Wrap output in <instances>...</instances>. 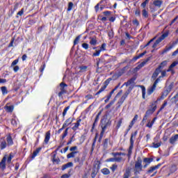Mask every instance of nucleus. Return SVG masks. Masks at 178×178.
<instances>
[{
    "label": "nucleus",
    "mask_w": 178,
    "mask_h": 178,
    "mask_svg": "<svg viewBox=\"0 0 178 178\" xmlns=\"http://www.w3.org/2000/svg\"><path fill=\"white\" fill-rule=\"evenodd\" d=\"M111 124H112V121L108 119V115H104L101 120L102 131H105Z\"/></svg>",
    "instance_id": "f257e3e1"
},
{
    "label": "nucleus",
    "mask_w": 178,
    "mask_h": 178,
    "mask_svg": "<svg viewBox=\"0 0 178 178\" xmlns=\"http://www.w3.org/2000/svg\"><path fill=\"white\" fill-rule=\"evenodd\" d=\"M66 88H67V85L64 82L60 83L59 86L57 87L56 90V94H58V97L60 98H62V97H63V95L67 92Z\"/></svg>",
    "instance_id": "f03ea898"
},
{
    "label": "nucleus",
    "mask_w": 178,
    "mask_h": 178,
    "mask_svg": "<svg viewBox=\"0 0 178 178\" xmlns=\"http://www.w3.org/2000/svg\"><path fill=\"white\" fill-rule=\"evenodd\" d=\"M156 102H158V101H156L154 103H152V106H153L152 108H149L146 111V113L143 117V119L142 120V123L143 124H144V122H145V120H147V119H148V116L152 115V113H154V112H155V111H156Z\"/></svg>",
    "instance_id": "7ed1b4c3"
},
{
    "label": "nucleus",
    "mask_w": 178,
    "mask_h": 178,
    "mask_svg": "<svg viewBox=\"0 0 178 178\" xmlns=\"http://www.w3.org/2000/svg\"><path fill=\"white\" fill-rule=\"evenodd\" d=\"M129 94H130V90H127L123 95L118 99V102H117L116 105V110L119 109L122 105H123V102L126 101V98L129 97Z\"/></svg>",
    "instance_id": "20e7f679"
},
{
    "label": "nucleus",
    "mask_w": 178,
    "mask_h": 178,
    "mask_svg": "<svg viewBox=\"0 0 178 178\" xmlns=\"http://www.w3.org/2000/svg\"><path fill=\"white\" fill-rule=\"evenodd\" d=\"M100 165L101 162H99V161H97L96 163L94 165L93 168L92 170V173L90 175L92 178H95V176L98 175V172H99Z\"/></svg>",
    "instance_id": "39448f33"
},
{
    "label": "nucleus",
    "mask_w": 178,
    "mask_h": 178,
    "mask_svg": "<svg viewBox=\"0 0 178 178\" xmlns=\"http://www.w3.org/2000/svg\"><path fill=\"white\" fill-rule=\"evenodd\" d=\"M143 160L141 157H138L137 161L135 163V172L140 173L143 170Z\"/></svg>",
    "instance_id": "423d86ee"
},
{
    "label": "nucleus",
    "mask_w": 178,
    "mask_h": 178,
    "mask_svg": "<svg viewBox=\"0 0 178 178\" xmlns=\"http://www.w3.org/2000/svg\"><path fill=\"white\" fill-rule=\"evenodd\" d=\"M84 161H86V155L85 154H83V156H81V159H80V156H76L74 159V161L75 163L78 162L79 166H83V165H84Z\"/></svg>",
    "instance_id": "0eeeda50"
},
{
    "label": "nucleus",
    "mask_w": 178,
    "mask_h": 178,
    "mask_svg": "<svg viewBox=\"0 0 178 178\" xmlns=\"http://www.w3.org/2000/svg\"><path fill=\"white\" fill-rule=\"evenodd\" d=\"M178 43V39L172 42V44H171L170 46L168 47L166 46L165 48L162 51L161 54L162 55H163V54H166V52L170 51V49H172V48H173V47H175V45H176Z\"/></svg>",
    "instance_id": "6e6552de"
},
{
    "label": "nucleus",
    "mask_w": 178,
    "mask_h": 178,
    "mask_svg": "<svg viewBox=\"0 0 178 178\" xmlns=\"http://www.w3.org/2000/svg\"><path fill=\"white\" fill-rule=\"evenodd\" d=\"M123 157L114 156V158H110L106 160V162H122Z\"/></svg>",
    "instance_id": "1a4fd4ad"
},
{
    "label": "nucleus",
    "mask_w": 178,
    "mask_h": 178,
    "mask_svg": "<svg viewBox=\"0 0 178 178\" xmlns=\"http://www.w3.org/2000/svg\"><path fill=\"white\" fill-rule=\"evenodd\" d=\"M0 169L1 170L6 169V156H4L0 162Z\"/></svg>",
    "instance_id": "9d476101"
},
{
    "label": "nucleus",
    "mask_w": 178,
    "mask_h": 178,
    "mask_svg": "<svg viewBox=\"0 0 178 178\" xmlns=\"http://www.w3.org/2000/svg\"><path fill=\"white\" fill-rule=\"evenodd\" d=\"M109 84V81H107V79L104 82V86H103L100 90L95 94V95H99V94L101 92H102L103 91H105V89L106 88V87H108V85Z\"/></svg>",
    "instance_id": "9b49d317"
},
{
    "label": "nucleus",
    "mask_w": 178,
    "mask_h": 178,
    "mask_svg": "<svg viewBox=\"0 0 178 178\" xmlns=\"http://www.w3.org/2000/svg\"><path fill=\"white\" fill-rule=\"evenodd\" d=\"M161 164L159 163L157 165L152 166L150 168L147 170V173L148 175L154 172V170H156V169H159L161 168Z\"/></svg>",
    "instance_id": "f8f14e48"
},
{
    "label": "nucleus",
    "mask_w": 178,
    "mask_h": 178,
    "mask_svg": "<svg viewBox=\"0 0 178 178\" xmlns=\"http://www.w3.org/2000/svg\"><path fill=\"white\" fill-rule=\"evenodd\" d=\"M80 123H81V119H78L76 122L74 123V126L72 128L74 131L79 130V127H80Z\"/></svg>",
    "instance_id": "ddd939ff"
},
{
    "label": "nucleus",
    "mask_w": 178,
    "mask_h": 178,
    "mask_svg": "<svg viewBox=\"0 0 178 178\" xmlns=\"http://www.w3.org/2000/svg\"><path fill=\"white\" fill-rule=\"evenodd\" d=\"M156 120V117L154 118L152 121L151 120H149L147 124H146V127H148L149 129H152V126H154V123H155Z\"/></svg>",
    "instance_id": "4468645a"
},
{
    "label": "nucleus",
    "mask_w": 178,
    "mask_h": 178,
    "mask_svg": "<svg viewBox=\"0 0 178 178\" xmlns=\"http://www.w3.org/2000/svg\"><path fill=\"white\" fill-rule=\"evenodd\" d=\"M156 89V85H154L153 83V85L147 89V95H151V94H152V92H154V91H155Z\"/></svg>",
    "instance_id": "2eb2a0df"
},
{
    "label": "nucleus",
    "mask_w": 178,
    "mask_h": 178,
    "mask_svg": "<svg viewBox=\"0 0 178 178\" xmlns=\"http://www.w3.org/2000/svg\"><path fill=\"white\" fill-rule=\"evenodd\" d=\"M4 109L6 111V112H8V113H12L13 112V109H15V106H8V104L4 106Z\"/></svg>",
    "instance_id": "dca6fc26"
},
{
    "label": "nucleus",
    "mask_w": 178,
    "mask_h": 178,
    "mask_svg": "<svg viewBox=\"0 0 178 178\" xmlns=\"http://www.w3.org/2000/svg\"><path fill=\"white\" fill-rule=\"evenodd\" d=\"M161 71L159 70V69L156 68L152 76V79L153 80H156V77H158V76H159V73H161Z\"/></svg>",
    "instance_id": "f3484780"
},
{
    "label": "nucleus",
    "mask_w": 178,
    "mask_h": 178,
    "mask_svg": "<svg viewBox=\"0 0 178 178\" xmlns=\"http://www.w3.org/2000/svg\"><path fill=\"white\" fill-rule=\"evenodd\" d=\"M162 3H163L162 0H154L153 1V5H154V6L156 8H161V6H162Z\"/></svg>",
    "instance_id": "a211bd4d"
},
{
    "label": "nucleus",
    "mask_w": 178,
    "mask_h": 178,
    "mask_svg": "<svg viewBox=\"0 0 178 178\" xmlns=\"http://www.w3.org/2000/svg\"><path fill=\"white\" fill-rule=\"evenodd\" d=\"M49 138H51V131H47L45 134V138H44V143L45 144H48V143L49 142Z\"/></svg>",
    "instance_id": "6ab92c4d"
},
{
    "label": "nucleus",
    "mask_w": 178,
    "mask_h": 178,
    "mask_svg": "<svg viewBox=\"0 0 178 178\" xmlns=\"http://www.w3.org/2000/svg\"><path fill=\"white\" fill-rule=\"evenodd\" d=\"M6 141H7V145H8V147L10 145H13V139H12V136L10 135L7 136Z\"/></svg>",
    "instance_id": "aec40b11"
},
{
    "label": "nucleus",
    "mask_w": 178,
    "mask_h": 178,
    "mask_svg": "<svg viewBox=\"0 0 178 178\" xmlns=\"http://www.w3.org/2000/svg\"><path fill=\"white\" fill-rule=\"evenodd\" d=\"M178 140V134L175 135L174 136H172L169 141L170 144H175V143H176V141H177Z\"/></svg>",
    "instance_id": "412c9836"
},
{
    "label": "nucleus",
    "mask_w": 178,
    "mask_h": 178,
    "mask_svg": "<svg viewBox=\"0 0 178 178\" xmlns=\"http://www.w3.org/2000/svg\"><path fill=\"white\" fill-rule=\"evenodd\" d=\"M7 146H8V143H6V140L3 139L1 140V144H0L1 149H5V148H6Z\"/></svg>",
    "instance_id": "4be33fe9"
},
{
    "label": "nucleus",
    "mask_w": 178,
    "mask_h": 178,
    "mask_svg": "<svg viewBox=\"0 0 178 178\" xmlns=\"http://www.w3.org/2000/svg\"><path fill=\"white\" fill-rule=\"evenodd\" d=\"M167 65H168V61L167 60H164V61L161 63V64L159 65L157 69H159V70L161 71L162 69H163V67H165V66H166Z\"/></svg>",
    "instance_id": "5701e85b"
},
{
    "label": "nucleus",
    "mask_w": 178,
    "mask_h": 178,
    "mask_svg": "<svg viewBox=\"0 0 178 178\" xmlns=\"http://www.w3.org/2000/svg\"><path fill=\"white\" fill-rule=\"evenodd\" d=\"M76 154H79V152H71L67 155V159H70V158H74Z\"/></svg>",
    "instance_id": "b1692460"
},
{
    "label": "nucleus",
    "mask_w": 178,
    "mask_h": 178,
    "mask_svg": "<svg viewBox=\"0 0 178 178\" xmlns=\"http://www.w3.org/2000/svg\"><path fill=\"white\" fill-rule=\"evenodd\" d=\"M72 166H73V163L69 162L62 166V170H65L67 169V168H72Z\"/></svg>",
    "instance_id": "393cba45"
},
{
    "label": "nucleus",
    "mask_w": 178,
    "mask_h": 178,
    "mask_svg": "<svg viewBox=\"0 0 178 178\" xmlns=\"http://www.w3.org/2000/svg\"><path fill=\"white\" fill-rule=\"evenodd\" d=\"M41 151V147H38L35 151L33 152L32 156H31V159H34L36 156V155H38V154L40 153V152Z\"/></svg>",
    "instance_id": "a878e982"
},
{
    "label": "nucleus",
    "mask_w": 178,
    "mask_h": 178,
    "mask_svg": "<svg viewBox=\"0 0 178 178\" xmlns=\"http://www.w3.org/2000/svg\"><path fill=\"white\" fill-rule=\"evenodd\" d=\"M168 35H169L168 33H164L160 38H159L157 40L160 42H162V41H163L164 38H166V37H168Z\"/></svg>",
    "instance_id": "bb28decb"
},
{
    "label": "nucleus",
    "mask_w": 178,
    "mask_h": 178,
    "mask_svg": "<svg viewBox=\"0 0 178 178\" xmlns=\"http://www.w3.org/2000/svg\"><path fill=\"white\" fill-rule=\"evenodd\" d=\"M174 83H171L169 86L168 88L166 90V95H168L169 94V92H170V91H172V88H173V86H174Z\"/></svg>",
    "instance_id": "cd10ccee"
},
{
    "label": "nucleus",
    "mask_w": 178,
    "mask_h": 178,
    "mask_svg": "<svg viewBox=\"0 0 178 178\" xmlns=\"http://www.w3.org/2000/svg\"><path fill=\"white\" fill-rule=\"evenodd\" d=\"M111 155H113V156H120L122 155L124 156H126V154L123 152H112Z\"/></svg>",
    "instance_id": "c85d7f7f"
},
{
    "label": "nucleus",
    "mask_w": 178,
    "mask_h": 178,
    "mask_svg": "<svg viewBox=\"0 0 178 178\" xmlns=\"http://www.w3.org/2000/svg\"><path fill=\"white\" fill-rule=\"evenodd\" d=\"M97 40L95 38H90V45H97Z\"/></svg>",
    "instance_id": "c756f323"
},
{
    "label": "nucleus",
    "mask_w": 178,
    "mask_h": 178,
    "mask_svg": "<svg viewBox=\"0 0 178 178\" xmlns=\"http://www.w3.org/2000/svg\"><path fill=\"white\" fill-rule=\"evenodd\" d=\"M115 102H116V98H114L113 100H112L108 104H107L105 106V109H109V108H111V106H112V105H113V104H115Z\"/></svg>",
    "instance_id": "7c9ffc66"
},
{
    "label": "nucleus",
    "mask_w": 178,
    "mask_h": 178,
    "mask_svg": "<svg viewBox=\"0 0 178 178\" xmlns=\"http://www.w3.org/2000/svg\"><path fill=\"white\" fill-rule=\"evenodd\" d=\"M102 173H103V175H107L111 173V171H109V169L108 168H103L102 169Z\"/></svg>",
    "instance_id": "2f4dec72"
},
{
    "label": "nucleus",
    "mask_w": 178,
    "mask_h": 178,
    "mask_svg": "<svg viewBox=\"0 0 178 178\" xmlns=\"http://www.w3.org/2000/svg\"><path fill=\"white\" fill-rule=\"evenodd\" d=\"M154 161V159L152 158H145L143 159V162H145V163L149 164L151 163V162H152Z\"/></svg>",
    "instance_id": "473e14b6"
},
{
    "label": "nucleus",
    "mask_w": 178,
    "mask_h": 178,
    "mask_svg": "<svg viewBox=\"0 0 178 178\" xmlns=\"http://www.w3.org/2000/svg\"><path fill=\"white\" fill-rule=\"evenodd\" d=\"M70 109V106H68L65 108L63 112V118H65L66 116V114L67 113V111Z\"/></svg>",
    "instance_id": "72a5a7b5"
},
{
    "label": "nucleus",
    "mask_w": 178,
    "mask_h": 178,
    "mask_svg": "<svg viewBox=\"0 0 178 178\" xmlns=\"http://www.w3.org/2000/svg\"><path fill=\"white\" fill-rule=\"evenodd\" d=\"M1 90L3 95H5V94H8V88H6V86H2L1 88Z\"/></svg>",
    "instance_id": "f704fd0d"
},
{
    "label": "nucleus",
    "mask_w": 178,
    "mask_h": 178,
    "mask_svg": "<svg viewBox=\"0 0 178 178\" xmlns=\"http://www.w3.org/2000/svg\"><path fill=\"white\" fill-rule=\"evenodd\" d=\"M142 88V97L143 99H145V87L144 86H140Z\"/></svg>",
    "instance_id": "c9c22d12"
},
{
    "label": "nucleus",
    "mask_w": 178,
    "mask_h": 178,
    "mask_svg": "<svg viewBox=\"0 0 178 178\" xmlns=\"http://www.w3.org/2000/svg\"><path fill=\"white\" fill-rule=\"evenodd\" d=\"M142 15L144 17H146V18L148 17V11L145 9H143L142 10Z\"/></svg>",
    "instance_id": "e433bc0d"
},
{
    "label": "nucleus",
    "mask_w": 178,
    "mask_h": 178,
    "mask_svg": "<svg viewBox=\"0 0 178 178\" xmlns=\"http://www.w3.org/2000/svg\"><path fill=\"white\" fill-rule=\"evenodd\" d=\"M68 131H69V128L65 129V130L63 134V136H62L63 140L65 138V137H66L67 136V134L69 133Z\"/></svg>",
    "instance_id": "4c0bfd02"
},
{
    "label": "nucleus",
    "mask_w": 178,
    "mask_h": 178,
    "mask_svg": "<svg viewBox=\"0 0 178 178\" xmlns=\"http://www.w3.org/2000/svg\"><path fill=\"white\" fill-rule=\"evenodd\" d=\"M80 41V35H78L75 40H74V45H77L79 44V42Z\"/></svg>",
    "instance_id": "58836bf2"
},
{
    "label": "nucleus",
    "mask_w": 178,
    "mask_h": 178,
    "mask_svg": "<svg viewBox=\"0 0 178 178\" xmlns=\"http://www.w3.org/2000/svg\"><path fill=\"white\" fill-rule=\"evenodd\" d=\"M72 9H73V3L72 2H70L68 3L67 11L70 12V10H72Z\"/></svg>",
    "instance_id": "ea45409f"
},
{
    "label": "nucleus",
    "mask_w": 178,
    "mask_h": 178,
    "mask_svg": "<svg viewBox=\"0 0 178 178\" xmlns=\"http://www.w3.org/2000/svg\"><path fill=\"white\" fill-rule=\"evenodd\" d=\"M166 105H168V102L167 101H164V103L163 104V105L160 108L159 112H161V111H162L163 109H165V106H166Z\"/></svg>",
    "instance_id": "a19ab883"
},
{
    "label": "nucleus",
    "mask_w": 178,
    "mask_h": 178,
    "mask_svg": "<svg viewBox=\"0 0 178 178\" xmlns=\"http://www.w3.org/2000/svg\"><path fill=\"white\" fill-rule=\"evenodd\" d=\"M106 44L103 43L100 47V49H99V50L101 51V52H102V51H106Z\"/></svg>",
    "instance_id": "79ce46f5"
},
{
    "label": "nucleus",
    "mask_w": 178,
    "mask_h": 178,
    "mask_svg": "<svg viewBox=\"0 0 178 178\" xmlns=\"http://www.w3.org/2000/svg\"><path fill=\"white\" fill-rule=\"evenodd\" d=\"M137 119H138V115H135L134 118H133L132 121L131 122V123H132V124H134V123H136V122H137Z\"/></svg>",
    "instance_id": "37998d69"
},
{
    "label": "nucleus",
    "mask_w": 178,
    "mask_h": 178,
    "mask_svg": "<svg viewBox=\"0 0 178 178\" xmlns=\"http://www.w3.org/2000/svg\"><path fill=\"white\" fill-rule=\"evenodd\" d=\"M109 142V139L108 138H106L104 141L103 145L105 148H106L108 147V143Z\"/></svg>",
    "instance_id": "c03bdc74"
},
{
    "label": "nucleus",
    "mask_w": 178,
    "mask_h": 178,
    "mask_svg": "<svg viewBox=\"0 0 178 178\" xmlns=\"http://www.w3.org/2000/svg\"><path fill=\"white\" fill-rule=\"evenodd\" d=\"M71 152H76L77 151V146H73L70 148Z\"/></svg>",
    "instance_id": "a18cd8bd"
},
{
    "label": "nucleus",
    "mask_w": 178,
    "mask_h": 178,
    "mask_svg": "<svg viewBox=\"0 0 178 178\" xmlns=\"http://www.w3.org/2000/svg\"><path fill=\"white\" fill-rule=\"evenodd\" d=\"M110 169L112 170V172H115V170H116V169H118V165L116 164H113Z\"/></svg>",
    "instance_id": "49530a36"
},
{
    "label": "nucleus",
    "mask_w": 178,
    "mask_h": 178,
    "mask_svg": "<svg viewBox=\"0 0 178 178\" xmlns=\"http://www.w3.org/2000/svg\"><path fill=\"white\" fill-rule=\"evenodd\" d=\"M149 2V0H145L144 2L141 3L142 8H145L147 6V4Z\"/></svg>",
    "instance_id": "de8ad7c7"
},
{
    "label": "nucleus",
    "mask_w": 178,
    "mask_h": 178,
    "mask_svg": "<svg viewBox=\"0 0 178 178\" xmlns=\"http://www.w3.org/2000/svg\"><path fill=\"white\" fill-rule=\"evenodd\" d=\"M101 54V50H96L95 53H93L92 56H99Z\"/></svg>",
    "instance_id": "09e8293b"
},
{
    "label": "nucleus",
    "mask_w": 178,
    "mask_h": 178,
    "mask_svg": "<svg viewBox=\"0 0 178 178\" xmlns=\"http://www.w3.org/2000/svg\"><path fill=\"white\" fill-rule=\"evenodd\" d=\"M160 41L157 39L154 44L152 46V48H156L158 47V44H160Z\"/></svg>",
    "instance_id": "8fccbe9b"
},
{
    "label": "nucleus",
    "mask_w": 178,
    "mask_h": 178,
    "mask_svg": "<svg viewBox=\"0 0 178 178\" xmlns=\"http://www.w3.org/2000/svg\"><path fill=\"white\" fill-rule=\"evenodd\" d=\"M17 63H19V59H16L14 61H13V63H11V67L13 66H16V65H17Z\"/></svg>",
    "instance_id": "3c124183"
},
{
    "label": "nucleus",
    "mask_w": 178,
    "mask_h": 178,
    "mask_svg": "<svg viewBox=\"0 0 178 178\" xmlns=\"http://www.w3.org/2000/svg\"><path fill=\"white\" fill-rule=\"evenodd\" d=\"M104 133H105V131H102L101 133H100V136L99 138V143H101L102 140V137H104Z\"/></svg>",
    "instance_id": "603ef678"
},
{
    "label": "nucleus",
    "mask_w": 178,
    "mask_h": 178,
    "mask_svg": "<svg viewBox=\"0 0 178 178\" xmlns=\"http://www.w3.org/2000/svg\"><path fill=\"white\" fill-rule=\"evenodd\" d=\"M161 79H162L161 76H159L154 81V84L156 86V85L158 84V83H159L161 81Z\"/></svg>",
    "instance_id": "864d4df0"
},
{
    "label": "nucleus",
    "mask_w": 178,
    "mask_h": 178,
    "mask_svg": "<svg viewBox=\"0 0 178 178\" xmlns=\"http://www.w3.org/2000/svg\"><path fill=\"white\" fill-rule=\"evenodd\" d=\"M23 13H24V8H22V10L17 13V16H23Z\"/></svg>",
    "instance_id": "5fc2aeb1"
},
{
    "label": "nucleus",
    "mask_w": 178,
    "mask_h": 178,
    "mask_svg": "<svg viewBox=\"0 0 178 178\" xmlns=\"http://www.w3.org/2000/svg\"><path fill=\"white\" fill-rule=\"evenodd\" d=\"M178 65V60L177 61H174L170 66H171V67H176V66H177Z\"/></svg>",
    "instance_id": "6e6d98bb"
},
{
    "label": "nucleus",
    "mask_w": 178,
    "mask_h": 178,
    "mask_svg": "<svg viewBox=\"0 0 178 178\" xmlns=\"http://www.w3.org/2000/svg\"><path fill=\"white\" fill-rule=\"evenodd\" d=\"M130 177V172L129 171H127L123 176V178H129Z\"/></svg>",
    "instance_id": "4d7b16f0"
},
{
    "label": "nucleus",
    "mask_w": 178,
    "mask_h": 178,
    "mask_svg": "<svg viewBox=\"0 0 178 178\" xmlns=\"http://www.w3.org/2000/svg\"><path fill=\"white\" fill-rule=\"evenodd\" d=\"M153 147L154 148H159V147H161V143H153Z\"/></svg>",
    "instance_id": "13d9d810"
},
{
    "label": "nucleus",
    "mask_w": 178,
    "mask_h": 178,
    "mask_svg": "<svg viewBox=\"0 0 178 178\" xmlns=\"http://www.w3.org/2000/svg\"><path fill=\"white\" fill-rule=\"evenodd\" d=\"M129 66H125L121 70V73H125L126 70H128Z\"/></svg>",
    "instance_id": "bf43d9fd"
},
{
    "label": "nucleus",
    "mask_w": 178,
    "mask_h": 178,
    "mask_svg": "<svg viewBox=\"0 0 178 178\" xmlns=\"http://www.w3.org/2000/svg\"><path fill=\"white\" fill-rule=\"evenodd\" d=\"M88 47H89V45L87 43L82 44V48H84V49H88Z\"/></svg>",
    "instance_id": "052dcab7"
},
{
    "label": "nucleus",
    "mask_w": 178,
    "mask_h": 178,
    "mask_svg": "<svg viewBox=\"0 0 178 178\" xmlns=\"http://www.w3.org/2000/svg\"><path fill=\"white\" fill-rule=\"evenodd\" d=\"M108 37H110L111 38H113V31L111 30V31L108 32Z\"/></svg>",
    "instance_id": "680f3d73"
},
{
    "label": "nucleus",
    "mask_w": 178,
    "mask_h": 178,
    "mask_svg": "<svg viewBox=\"0 0 178 178\" xmlns=\"http://www.w3.org/2000/svg\"><path fill=\"white\" fill-rule=\"evenodd\" d=\"M154 40H155V38L151 39L147 44L146 45L144 46V48H145L146 47H148L149 45V44H151V42H152L154 41Z\"/></svg>",
    "instance_id": "e2e57ef3"
},
{
    "label": "nucleus",
    "mask_w": 178,
    "mask_h": 178,
    "mask_svg": "<svg viewBox=\"0 0 178 178\" xmlns=\"http://www.w3.org/2000/svg\"><path fill=\"white\" fill-rule=\"evenodd\" d=\"M161 76H160L165 77V76H166V70H164L161 71Z\"/></svg>",
    "instance_id": "0e129e2a"
},
{
    "label": "nucleus",
    "mask_w": 178,
    "mask_h": 178,
    "mask_svg": "<svg viewBox=\"0 0 178 178\" xmlns=\"http://www.w3.org/2000/svg\"><path fill=\"white\" fill-rule=\"evenodd\" d=\"M130 146L131 147H134V140H133V138H131H131H130Z\"/></svg>",
    "instance_id": "69168bd1"
},
{
    "label": "nucleus",
    "mask_w": 178,
    "mask_h": 178,
    "mask_svg": "<svg viewBox=\"0 0 178 178\" xmlns=\"http://www.w3.org/2000/svg\"><path fill=\"white\" fill-rule=\"evenodd\" d=\"M178 19V15L177 17H175V18H174L172 21L171 23L170 24V26H172V24H173V23H175V22H176V20H177Z\"/></svg>",
    "instance_id": "338daca9"
},
{
    "label": "nucleus",
    "mask_w": 178,
    "mask_h": 178,
    "mask_svg": "<svg viewBox=\"0 0 178 178\" xmlns=\"http://www.w3.org/2000/svg\"><path fill=\"white\" fill-rule=\"evenodd\" d=\"M70 177V175L68 174H64L61 176V178H69Z\"/></svg>",
    "instance_id": "774afa93"
}]
</instances>
